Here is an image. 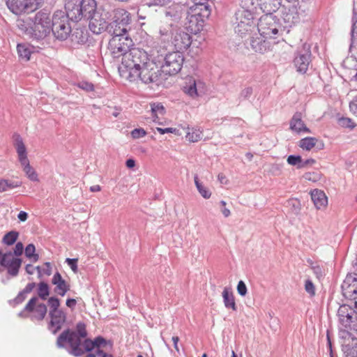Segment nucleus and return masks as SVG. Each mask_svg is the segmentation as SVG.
Here are the masks:
<instances>
[{"mask_svg": "<svg viewBox=\"0 0 357 357\" xmlns=\"http://www.w3.org/2000/svg\"><path fill=\"white\" fill-rule=\"evenodd\" d=\"M18 28L30 38L40 40L45 38L51 31L52 20L49 13L39 12L33 18L24 17L17 21Z\"/></svg>", "mask_w": 357, "mask_h": 357, "instance_id": "1", "label": "nucleus"}, {"mask_svg": "<svg viewBox=\"0 0 357 357\" xmlns=\"http://www.w3.org/2000/svg\"><path fill=\"white\" fill-rule=\"evenodd\" d=\"M149 58L147 52L144 50L137 47L130 49L122 56L118 68L120 76L129 82L137 80V73Z\"/></svg>", "mask_w": 357, "mask_h": 357, "instance_id": "2", "label": "nucleus"}, {"mask_svg": "<svg viewBox=\"0 0 357 357\" xmlns=\"http://www.w3.org/2000/svg\"><path fill=\"white\" fill-rule=\"evenodd\" d=\"M109 33L110 38L107 43V50L109 54L114 59L123 56L134 45L127 28L121 26L113 28V29H109Z\"/></svg>", "mask_w": 357, "mask_h": 357, "instance_id": "3", "label": "nucleus"}, {"mask_svg": "<svg viewBox=\"0 0 357 357\" xmlns=\"http://www.w3.org/2000/svg\"><path fill=\"white\" fill-rule=\"evenodd\" d=\"M210 15L211 10L208 5H206L204 2L199 1L190 9L187 17V29L192 33L197 34L199 33L203 29L205 20Z\"/></svg>", "mask_w": 357, "mask_h": 357, "instance_id": "4", "label": "nucleus"}, {"mask_svg": "<svg viewBox=\"0 0 357 357\" xmlns=\"http://www.w3.org/2000/svg\"><path fill=\"white\" fill-rule=\"evenodd\" d=\"M259 34L266 39H275L278 37L281 25L279 19L272 13L262 15L257 24Z\"/></svg>", "mask_w": 357, "mask_h": 357, "instance_id": "5", "label": "nucleus"}, {"mask_svg": "<svg viewBox=\"0 0 357 357\" xmlns=\"http://www.w3.org/2000/svg\"><path fill=\"white\" fill-rule=\"evenodd\" d=\"M14 140V146L18 156L19 162L22 167V169L27 178L32 181H38V176L33 167L30 165L27 158V152L26 146L23 142V139L18 134H14L13 136Z\"/></svg>", "mask_w": 357, "mask_h": 357, "instance_id": "6", "label": "nucleus"}, {"mask_svg": "<svg viewBox=\"0 0 357 357\" xmlns=\"http://www.w3.org/2000/svg\"><path fill=\"white\" fill-rule=\"evenodd\" d=\"M162 70L158 64L149 58L137 73V79L144 84L155 83L160 80Z\"/></svg>", "mask_w": 357, "mask_h": 357, "instance_id": "7", "label": "nucleus"}, {"mask_svg": "<svg viewBox=\"0 0 357 357\" xmlns=\"http://www.w3.org/2000/svg\"><path fill=\"white\" fill-rule=\"evenodd\" d=\"M341 328L345 331H357V312L348 305H341L337 311Z\"/></svg>", "mask_w": 357, "mask_h": 357, "instance_id": "8", "label": "nucleus"}, {"mask_svg": "<svg viewBox=\"0 0 357 357\" xmlns=\"http://www.w3.org/2000/svg\"><path fill=\"white\" fill-rule=\"evenodd\" d=\"M69 19L63 12H56L53 15L52 20V28L55 37L59 40H65L71 32V26L69 24Z\"/></svg>", "mask_w": 357, "mask_h": 357, "instance_id": "9", "label": "nucleus"}, {"mask_svg": "<svg viewBox=\"0 0 357 357\" xmlns=\"http://www.w3.org/2000/svg\"><path fill=\"white\" fill-rule=\"evenodd\" d=\"M183 62L184 56L181 52H169L165 56L164 63L161 66V70L167 75H176L181 70Z\"/></svg>", "mask_w": 357, "mask_h": 357, "instance_id": "10", "label": "nucleus"}, {"mask_svg": "<svg viewBox=\"0 0 357 357\" xmlns=\"http://www.w3.org/2000/svg\"><path fill=\"white\" fill-rule=\"evenodd\" d=\"M81 338L77 333L69 330L63 331L57 339L59 347H63L66 342H68L71 348V353L75 356H79L84 354Z\"/></svg>", "mask_w": 357, "mask_h": 357, "instance_id": "11", "label": "nucleus"}, {"mask_svg": "<svg viewBox=\"0 0 357 357\" xmlns=\"http://www.w3.org/2000/svg\"><path fill=\"white\" fill-rule=\"evenodd\" d=\"M236 20L235 31L241 36L249 33L255 27L253 15L248 10H239L236 13Z\"/></svg>", "mask_w": 357, "mask_h": 357, "instance_id": "12", "label": "nucleus"}, {"mask_svg": "<svg viewBox=\"0 0 357 357\" xmlns=\"http://www.w3.org/2000/svg\"><path fill=\"white\" fill-rule=\"evenodd\" d=\"M183 91L190 98L195 99L206 93L207 86L203 81L188 77L185 79Z\"/></svg>", "mask_w": 357, "mask_h": 357, "instance_id": "13", "label": "nucleus"}, {"mask_svg": "<svg viewBox=\"0 0 357 357\" xmlns=\"http://www.w3.org/2000/svg\"><path fill=\"white\" fill-rule=\"evenodd\" d=\"M22 313L24 314L25 317L40 321L46 315L47 307L45 304L38 303V298L33 297L26 305Z\"/></svg>", "mask_w": 357, "mask_h": 357, "instance_id": "14", "label": "nucleus"}, {"mask_svg": "<svg viewBox=\"0 0 357 357\" xmlns=\"http://www.w3.org/2000/svg\"><path fill=\"white\" fill-rule=\"evenodd\" d=\"M22 264V259L14 257L11 252L3 253L0 250V271L6 268L8 273L12 276H16Z\"/></svg>", "mask_w": 357, "mask_h": 357, "instance_id": "15", "label": "nucleus"}, {"mask_svg": "<svg viewBox=\"0 0 357 357\" xmlns=\"http://www.w3.org/2000/svg\"><path fill=\"white\" fill-rule=\"evenodd\" d=\"M171 43L174 46L176 52L187 50L192 43V37L187 32L181 30H177L172 33Z\"/></svg>", "mask_w": 357, "mask_h": 357, "instance_id": "16", "label": "nucleus"}, {"mask_svg": "<svg viewBox=\"0 0 357 357\" xmlns=\"http://www.w3.org/2000/svg\"><path fill=\"white\" fill-rule=\"evenodd\" d=\"M8 8L15 14L29 13L36 9V0H8Z\"/></svg>", "mask_w": 357, "mask_h": 357, "instance_id": "17", "label": "nucleus"}, {"mask_svg": "<svg viewBox=\"0 0 357 357\" xmlns=\"http://www.w3.org/2000/svg\"><path fill=\"white\" fill-rule=\"evenodd\" d=\"M79 0H67L65 4L66 17L72 21L78 22L82 17V8Z\"/></svg>", "mask_w": 357, "mask_h": 357, "instance_id": "18", "label": "nucleus"}, {"mask_svg": "<svg viewBox=\"0 0 357 357\" xmlns=\"http://www.w3.org/2000/svg\"><path fill=\"white\" fill-rule=\"evenodd\" d=\"M131 22V16L130 13L123 8H118L115 10L114 20L111 24L109 29L121 26L127 28L126 26Z\"/></svg>", "mask_w": 357, "mask_h": 357, "instance_id": "19", "label": "nucleus"}, {"mask_svg": "<svg viewBox=\"0 0 357 357\" xmlns=\"http://www.w3.org/2000/svg\"><path fill=\"white\" fill-rule=\"evenodd\" d=\"M89 19V28L93 33L100 34L106 30L107 22L98 13Z\"/></svg>", "mask_w": 357, "mask_h": 357, "instance_id": "20", "label": "nucleus"}, {"mask_svg": "<svg viewBox=\"0 0 357 357\" xmlns=\"http://www.w3.org/2000/svg\"><path fill=\"white\" fill-rule=\"evenodd\" d=\"M52 283L55 285L54 292L61 296H64L70 289V284L62 278L59 272L55 273L53 275Z\"/></svg>", "mask_w": 357, "mask_h": 357, "instance_id": "21", "label": "nucleus"}, {"mask_svg": "<svg viewBox=\"0 0 357 357\" xmlns=\"http://www.w3.org/2000/svg\"><path fill=\"white\" fill-rule=\"evenodd\" d=\"M282 17L289 26L298 23L300 20L298 7L295 5H291L284 8L282 11Z\"/></svg>", "mask_w": 357, "mask_h": 357, "instance_id": "22", "label": "nucleus"}, {"mask_svg": "<svg viewBox=\"0 0 357 357\" xmlns=\"http://www.w3.org/2000/svg\"><path fill=\"white\" fill-rule=\"evenodd\" d=\"M50 330L53 333L59 331L66 321V314L62 310L59 311L50 312Z\"/></svg>", "mask_w": 357, "mask_h": 357, "instance_id": "23", "label": "nucleus"}, {"mask_svg": "<svg viewBox=\"0 0 357 357\" xmlns=\"http://www.w3.org/2000/svg\"><path fill=\"white\" fill-rule=\"evenodd\" d=\"M290 129L296 133H310V130L306 126L302 120V114L296 112L290 121Z\"/></svg>", "mask_w": 357, "mask_h": 357, "instance_id": "24", "label": "nucleus"}, {"mask_svg": "<svg viewBox=\"0 0 357 357\" xmlns=\"http://www.w3.org/2000/svg\"><path fill=\"white\" fill-rule=\"evenodd\" d=\"M310 52H306L304 54H299L294 59V66L297 68V71L302 73H306L310 62Z\"/></svg>", "mask_w": 357, "mask_h": 357, "instance_id": "25", "label": "nucleus"}, {"mask_svg": "<svg viewBox=\"0 0 357 357\" xmlns=\"http://www.w3.org/2000/svg\"><path fill=\"white\" fill-rule=\"evenodd\" d=\"M311 199L317 209H321L326 206L328 199L324 191L314 189L310 192Z\"/></svg>", "mask_w": 357, "mask_h": 357, "instance_id": "26", "label": "nucleus"}, {"mask_svg": "<svg viewBox=\"0 0 357 357\" xmlns=\"http://www.w3.org/2000/svg\"><path fill=\"white\" fill-rule=\"evenodd\" d=\"M151 116L153 121L159 124H162L160 120L163 119L166 109L162 103L155 102L150 103Z\"/></svg>", "mask_w": 357, "mask_h": 357, "instance_id": "27", "label": "nucleus"}, {"mask_svg": "<svg viewBox=\"0 0 357 357\" xmlns=\"http://www.w3.org/2000/svg\"><path fill=\"white\" fill-rule=\"evenodd\" d=\"M80 5L82 13V17H91L94 14H97V3L95 0H82Z\"/></svg>", "mask_w": 357, "mask_h": 357, "instance_id": "28", "label": "nucleus"}, {"mask_svg": "<svg viewBox=\"0 0 357 357\" xmlns=\"http://www.w3.org/2000/svg\"><path fill=\"white\" fill-rule=\"evenodd\" d=\"M106 344V340L102 337L99 336L95 338L94 340L86 339L82 346L84 353L85 351H90L95 348H97L98 350L100 348L105 347Z\"/></svg>", "mask_w": 357, "mask_h": 357, "instance_id": "29", "label": "nucleus"}, {"mask_svg": "<svg viewBox=\"0 0 357 357\" xmlns=\"http://www.w3.org/2000/svg\"><path fill=\"white\" fill-rule=\"evenodd\" d=\"M257 3L263 12L272 13L280 8L281 0H257Z\"/></svg>", "mask_w": 357, "mask_h": 357, "instance_id": "30", "label": "nucleus"}, {"mask_svg": "<svg viewBox=\"0 0 357 357\" xmlns=\"http://www.w3.org/2000/svg\"><path fill=\"white\" fill-rule=\"evenodd\" d=\"M318 144H319L320 149H322L324 146V144L316 137H307L301 139L298 142V146L303 150L310 151L314 148Z\"/></svg>", "mask_w": 357, "mask_h": 357, "instance_id": "31", "label": "nucleus"}, {"mask_svg": "<svg viewBox=\"0 0 357 357\" xmlns=\"http://www.w3.org/2000/svg\"><path fill=\"white\" fill-rule=\"evenodd\" d=\"M222 298L225 306L227 308H230L234 311L237 310L234 296L231 291L228 290L227 288L224 289L222 291Z\"/></svg>", "mask_w": 357, "mask_h": 357, "instance_id": "32", "label": "nucleus"}, {"mask_svg": "<svg viewBox=\"0 0 357 357\" xmlns=\"http://www.w3.org/2000/svg\"><path fill=\"white\" fill-rule=\"evenodd\" d=\"M188 132L185 135V139L190 142H197L202 138L203 132L199 128H187Z\"/></svg>", "mask_w": 357, "mask_h": 357, "instance_id": "33", "label": "nucleus"}, {"mask_svg": "<svg viewBox=\"0 0 357 357\" xmlns=\"http://www.w3.org/2000/svg\"><path fill=\"white\" fill-rule=\"evenodd\" d=\"M194 180H195V184L196 188H197L198 192H199V194L204 199H209L212 195L210 190L199 181L197 176H195Z\"/></svg>", "mask_w": 357, "mask_h": 357, "instance_id": "34", "label": "nucleus"}, {"mask_svg": "<svg viewBox=\"0 0 357 357\" xmlns=\"http://www.w3.org/2000/svg\"><path fill=\"white\" fill-rule=\"evenodd\" d=\"M17 50L19 56L24 59L25 61H29L30 59V56L31 54V47L26 44H18L17 46Z\"/></svg>", "mask_w": 357, "mask_h": 357, "instance_id": "35", "label": "nucleus"}, {"mask_svg": "<svg viewBox=\"0 0 357 357\" xmlns=\"http://www.w3.org/2000/svg\"><path fill=\"white\" fill-rule=\"evenodd\" d=\"M38 296L42 300H47V297L50 295V287L45 282H40L38 284Z\"/></svg>", "mask_w": 357, "mask_h": 357, "instance_id": "36", "label": "nucleus"}, {"mask_svg": "<svg viewBox=\"0 0 357 357\" xmlns=\"http://www.w3.org/2000/svg\"><path fill=\"white\" fill-rule=\"evenodd\" d=\"M18 236V232L15 231H9L3 236L2 241L5 245H11L15 243Z\"/></svg>", "mask_w": 357, "mask_h": 357, "instance_id": "37", "label": "nucleus"}, {"mask_svg": "<svg viewBox=\"0 0 357 357\" xmlns=\"http://www.w3.org/2000/svg\"><path fill=\"white\" fill-rule=\"evenodd\" d=\"M303 178L307 181L317 182L321 178V174L319 172H307L303 175Z\"/></svg>", "mask_w": 357, "mask_h": 357, "instance_id": "38", "label": "nucleus"}, {"mask_svg": "<svg viewBox=\"0 0 357 357\" xmlns=\"http://www.w3.org/2000/svg\"><path fill=\"white\" fill-rule=\"evenodd\" d=\"M36 248L33 244H29L25 248V255L29 258L32 259L33 262H36L39 259V256L37 254H35Z\"/></svg>", "mask_w": 357, "mask_h": 357, "instance_id": "39", "label": "nucleus"}, {"mask_svg": "<svg viewBox=\"0 0 357 357\" xmlns=\"http://www.w3.org/2000/svg\"><path fill=\"white\" fill-rule=\"evenodd\" d=\"M47 303L50 309V312L61 310L59 309L60 301L56 297H50L47 300Z\"/></svg>", "mask_w": 357, "mask_h": 357, "instance_id": "40", "label": "nucleus"}, {"mask_svg": "<svg viewBox=\"0 0 357 357\" xmlns=\"http://www.w3.org/2000/svg\"><path fill=\"white\" fill-rule=\"evenodd\" d=\"M17 186H19V185H15L9 180L0 178V192H5L8 189H13Z\"/></svg>", "mask_w": 357, "mask_h": 357, "instance_id": "41", "label": "nucleus"}, {"mask_svg": "<svg viewBox=\"0 0 357 357\" xmlns=\"http://www.w3.org/2000/svg\"><path fill=\"white\" fill-rule=\"evenodd\" d=\"M287 161L288 164L294 166L297 165V167L300 168V165L302 162V158L300 155H291L288 156Z\"/></svg>", "mask_w": 357, "mask_h": 357, "instance_id": "42", "label": "nucleus"}, {"mask_svg": "<svg viewBox=\"0 0 357 357\" xmlns=\"http://www.w3.org/2000/svg\"><path fill=\"white\" fill-rule=\"evenodd\" d=\"M75 333H77V335L80 337H86L87 335L86 325L82 322L78 323L76 326V331Z\"/></svg>", "mask_w": 357, "mask_h": 357, "instance_id": "43", "label": "nucleus"}, {"mask_svg": "<svg viewBox=\"0 0 357 357\" xmlns=\"http://www.w3.org/2000/svg\"><path fill=\"white\" fill-rule=\"evenodd\" d=\"M131 137L133 139H139L146 135V132L144 128H135L131 131Z\"/></svg>", "mask_w": 357, "mask_h": 357, "instance_id": "44", "label": "nucleus"}, {"mask_svg": "<svg viewBox=\"0 0 357 357\" xmlns=\"http://www.w3.org/2000/svg\"><path fill=\"white\" fill-rule=\"evenodd\" d=\"M77 86L82 90H84L87 92L93 91L94 90V86L92 83L89 82H81L78 83Z\"/></svg>", "mask_w": 357, "mask_h": 357, "instance_id": "45", "label": "nucleus"}, {"mask_svg": "<svg viewBox=\"0 0 357 357\" xmlns=\"http://www.w3.org/2000/svg\"><path fill=\"white\" fill-rule=\"evenodd\" d=\"M156 130L161 135H164L165 133H174L176 135H181V133L178 132V130L174 128H162L158 127V128H156Z\"/></svg>", "mask_w": 357, "mask_h": 357, "instance_id": "46", "label": "nucleus"}, {"mask_svg": "<svg viewBox=\"0 0 357 357\" xmlns=\"http://www.w3.org/2000/svg\"><path fill=\"white\" fill-rule=\"evenodd\" d=\"M340 123L342 126L345 128H349L351 129L355 128L356 123L352 121V119L349 118H341L340 119Z\"/></svg>", "mask_w": 357, "mask_h": 357, "instance_id": "47", "label": "nucleus"}, {"mask_svg": "<svg viewBox=\"0 0 357 357\" xmlns=\"http://www.w3.org/2000/svg\"><path fill=\"white\" fill-rule=\"evenodd\" d=\"M305 291L310 294L311 296H314L315 294V288L310 280H306L305 284Z\"/></svg>", "mask_w": 357, "mask_h": 357, "instance_id": "48", "label": "nucleus"}, {"mask_svg": "<svg viewBox=\"0 0 357 357\" xmlns=\"http://www.w3.org/2000/svg\"><path fill=\"white\" fill-rule=\"evenodd\" d=\"M237 291L241 296H245L247 294V287L243 281L238 282L237 285Z\"/></svg>", "mask_w": 357, "mask_h": 357, "instance_id": "49", "label": "nucleus"}, {"mask_svg": "<svg viewBox=\"0 0 357 357\" xmlns=\"http://www.w3.org/2000/svg\"><path fill=\"white\" fill-rule=\"evenodd\" d=\"M23 250H24L23 244L21 242H18L15 245V248H14V252H12V254L14 255V257L18 258V257L22 254Z\"/></svg>", "mask_w": 357, "mask_h": 357, "instance_id": "50", "label": "nucleus"}, {"mask_svg": "<svg viewBox=\"0 0 357 357\" xmlns=\"http://www.w3.org/2000/svg\"><path fill=\"white\" fill-rule=\"evenodd\" d=\"M78 35H80V37H79V39L77 40L78 43H83L86 41L87 37L86 34H84V32L81 30H76V31L74 33L73 36L76 38H78Z\"/></svg>", "mask_w": 357, "mask_h": 357, "instance_id": "51", "label": "nucleus"}, {"mask_svg": "<svg viewBox=\"0 0 357 357\" xmlns=\"http://www.w3.org/2000/svg\"><path fill=\"white\" fill-rule=\"evenodd\" d=\"M66 262L70 266V267L71 268L72 271L74 273L77 272V259L68 258V259H66Z\"/></svg>", "mask_w": 357, "mask_h": 357, "instance_id": "52", "label": "nucleus"}, {"mask_svg": "<svg viewBox=\"0 0 357 357\" xmlns=\"http://www.w3.org/2000/svg\"><path fill=\"white\" fill-rule=\"evenodd\" d=\"M350 111L356 116H357V96L349 104Z\"/></svg>", "mask_w": 357, "mask_h": 357, "instance_id": "53", "label": "nucleus"}, {"mask_svg": "<svg viewBox=\"0 0 357 357\" xmlns=\"http://www.w3.org/2000/svg\"><path fill=\"white\" fill-rule=\"evenodd\" d=\"M43 266H45V268H43V275L50 276L52 273L51 264L50 262H45Z\"/></svg>", "mask_w": 357, "mask_h": 357, "instance_id": "54", "label": "nucleus"}, {"mask_svg": "<svg viewBox=\"0 0 357 357\" xmlns=\"http://www.w3.org/2000/svg\"><path fill=\"white\" fill-rule=\"evenodd\" d=\"M36 287L35 282H31L26 284V286L24 287V289L22 290L24 291V294H26V295L29 293H31L33 289Z\"/></svg>", "mask_w": 357, "mask_h": 357, "instance_id": "55", "label": "nucleus"}, {"mask_svg": "<svg viewBox=\"0 0 357 357\" xmlns=\"http://www.w3.org/2000/svg\"><path fill=\"white\" fill-rule=\"evenodd\" d=\"M252 93V89L250 87H247L242 90L241 93V96H243L244 98H249L251 94Z\"/></svg>", "mask_w": 357, "mask_h": 357, "instance_id": "56", "label": "nucleus"}, {"mask_svg": "<svg viewBox=\"0 0 357 357\" xmlns=\"http://www.w3.org/2000/svg\"><path fill=\"white\" fill-rule=\"evenodd\" d=\"M66 305L71 310H74L77 305V301L75 298H68L66 300Z\"/></svg>", "mask_w": 357, "mask_h": 357, "instance_id": "57", "label": "nucleus"}, {"mask_svg": "<svg viewBox=\"0 0 357 357\" xmlns=\"http://www.w3.org/2000/svg\"><path fill=\"white\" fill-rule=\"evenodd\" d=\"M315 162H316V161L314 159H312V158L307 159V160H305L304 162L302 161L301 165H300V168H303V167H305L307 166H312L314 164H315Z\"/></svg>", "mask_w": 357, "mask_h": 357, "instance_id": "58", "label": "nucleus"}, {"mask_svg": "<svg viewBox=\"0 0 357 357\" xmlns=\"http://www.w3.org/2000/svg\"><path fill=\"white\" fill-rule=\"evenodd\" d=\"M218 180L222 184H227L229 182V180L227 179V176L223 173H220L218 175Z\"/></svg>", "mask_w": 357, "mask_h": 357, "instance_id": "59", "label": "nucleus"}, {"mask_svg": "<svg viewBox=\"0 0 357 357\" xmlns=\"http://www.w3.org/2000/svg\"><path fill=\"white\" fill-rule=\"evenodd\" d=\"M26 298V294H24V291H22L21 292L19 293V294L15 298V301L17 303H20L23 302Z\"/></svg>", "mask_w": 357, "mask_h": 357, "instance_id": "60", "label": "nucleus"}, {"mask_svg": "<svg viewBox=\"0 0 357 357\" xmlns=\"http://www.w3.org/2000/svg\"><path fill=\"white\" fill-rule=\"evenodd\" d=\"M154 4L156 6H164L172 2V0H153Z\"/></svg>", "mask_w": 357, "mask_h": 357, "instance_id": "61", "label": "nucleus"}, {"mask_svg": "<svg viewBox=\"0 0 357 357\" xmlns=\"http://www.w3.org/2000/svg\"><path fill=\"white\" fill-rule=\"evenodd\" d=\"M17 218L21 222H25L28 218V214L25 211H20L18 215Z\"/></svg>", "mask_w": 357, "mask_h": 357, "instance_id": "62", "label": "nucleus"}, {"mask_svg": "<svg viewBox=\"0 0 357 357\" xmlns=\"http://www.w3.org/2000/svg\"><path fill=\"white\" fill-rule=\"evenodd\" d=\"M172 341L174 342V347L175 350L178 353H179L180 350H179L178 346V342L179 341V337L178 336H174V337H172Z\"/></svg>", "mask_w": 357, "mask_h": 357, "instance_id": "63", "label": "nucleus"}, {"mask_svg": "<svg viewBox=\"0 0 357 357\" xmlns=\"http://www.w3.org/2000/svg\"><path fill=\"white\" fill-rule=\"evenodd\" d=\"M25 270L29 275H33L35 268L31 264H27L25 267Z\"/></svg>", "mask_w": 357, "mask_h": 357, "instance_id": "64", "label": "nucleus"}]
</instances>
